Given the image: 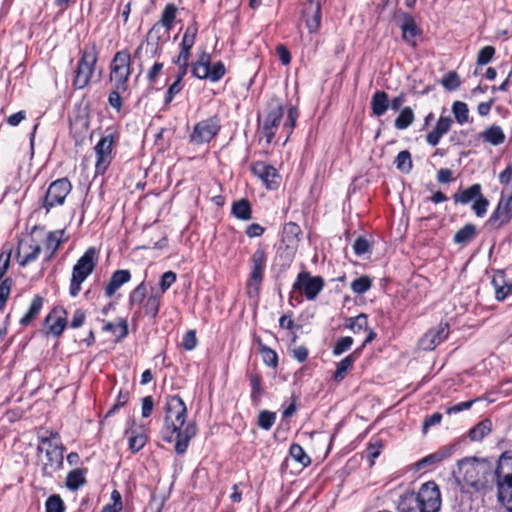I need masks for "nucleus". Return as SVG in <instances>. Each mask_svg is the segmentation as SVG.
Returning a JSON list of instances; mask_svg holds the SVG:
<instances>
[{"label": "nucleus", "mask_w": 512, "mask_h": 512, "mask_svg": "<svg viewBox=\"0 0 512 512\" xmlns=\"http://www.w3.org/2000/svg\"><path fill=\"white\" fill-rule=\"evenodd\" d=\"M492 284L495 289V297L499 301H503L507 297H512V282L506 283L503 279V275L494 276Z\"/></svg>", "instance_id": "nucleus-30"}, {"label": "nucleus", "mask_w": 512, "mask_h": 512, "mask_svg": "<svg viewBox=\"0 0 512 512\" xmlns=\"http://www.w3.org/2000/svg\"><path fill=\"white\" fill-rule=\"evenodd\" d=\"M276 414L270 411H261L258 416V425L264 430H269L274 425Z\"/></svg>", "instance_id": "nucleus-52"}, {"label": "nucleus", "mask_w": 512, "mask_h": 512, "mask_svg": "<svg viewBox=\"0 0 512 512\" xmlns=\"http://www.w3.org/2000/svg\"><path fill=\"white\" fill-rule=\"evenodd\" d=\"M450 456V452L446 448H442L418 461V468H423L426 466H431L440 463L444 459Z\"/></svg>", "instance_id": "nucleus-36"}, {"label": "nucleus", "mask_w": 512, "mask_h": 512, "mask_svg": "<svg viewBox=\"0 0 512 512\" xmlns=\"http://www.w3.org/2000/svg\"><path fill=\"white\" fill-rule=\"evenodd\" d=\"M45 324L48 326V332L54 336H60L67 324V312L62 307H55L46 316Z\"/></svg>", "instance_id": "nucleus-19"}, {"label": "nucleus", "mask_w": 512, "mask_h": 512, "mask_svg": "<svg viewBox=\"0 0 512 512\" xmlns=\"http://www.w3.org/2000/svg\"><path fill=\"white\" fill-rule=\"evenodd\" d=\"M63 450H51L50 453L45 454L42 463V474L44 476L51 477L56 471H58L63 465Z\"/></svg>", "instance_id": "nucleus-21"}, {"label": "nucleus", "mask_w": 512, "mask_h": 512, "mask_svg": "<svg viewBox=\"0 0 512 512\" xmlns=\"http://www.w3.org/2000/svg\"><path fill=\"white\" fill-rule=\"evenodd\" d=\"M177 275L173 271L165 272L160 279L159 289H157L161 295H163L176 281Z\"/></svg>", "instance_id": "nucleus-53"}, {"label": "nucleus", "mask_w": 512, "mask_h": 512, "mask_svg": "<svg viewBox=\"0 0 512 512\" xmlns=\"http://www.w3.org/2000/svg\"><path fill=\"white\" fill-rule=\"evenodd\" d=\"M389 108V96L385 91H376L371 99V109L373 115L383 116Z\"/></svg>", "instance_id": "nucleus-27"}, {"label": "nucleus", "mask_w": 512, "mask_h": 512, "mask_svg": "<svg viewBox=\"0 0 512 512\" xmlns=\"http://www.w3.org/2000/svg\"><path fill=\"white\" fill-rule=\"evenodd\" d=\"M12 279L6 278L0 283V310L5 306L10 295Z\"/></svg>", "instance_id": "nucleus-61"}, {"label": "nucleus", "mask_w": 512, "mask_h": 512, "mask_svg": "<svg viewBox=\"0 0 512 512\" xmlns=\"http://www.w3.org/2000/svg\"><path fill=\"white\" fill-rule=\"evenodd\" d=\"M220 127L217 117L202 120L194 126L189 140L195 145L209 143L218 134Z\"/></svg>", "instance_id": "nucleus-10"}, {"label": "nucleus", "mask_w": 512, "mask_h": 512, "mask_svg": "<svg viewBox=\"0 0 512 512\" xmlns=\"http://www.w3.org/2000/svg\"><path fill=\"white\" fill-rule=\"evenodd\" d=\"M176 13H177V8L174 4L166 5L161 14V19H160V21H158V23L171 30L173 27V22L176 17Z\"/></svg>", "instance_id": "nucleus-48"}, {"label": "nucleus", "mask_w": 512, "mask_h": 512, "mask_svg": "<svg viewBox=\"0 0 512 512\" xmlns=\"http://www.w3.org/2000/svg\"><path fill=\"white\" fill-rule=\"evenodd\" d=\"M183 89L182 82L179 81V79H175V81L168 87V90L166 92L164 103L165 105L170 104L174 97L181 92Z\"/></svg>", "instance_id": "nucleus-60"}, {"label": "nucleus", "mask_w": 512, "mask_h": 512, "mask_svg": "<svg viewBox=\"0 0 512 512\" xmlns=\"http://www.w3.org/2000/svg\"><path fill=\"white\" fill-rule=\"evenodd\" d=\"M261 380V376L258 374H253L250 376L251 399L256 404L259 403L262 395Z\"/></svg>", "instance_id": "nucleus-50"}, {"label": "nucleus", "mask_w": 512, "mask_h": 512, "mask_svg": "<svg viewBox=\"0 0 512 512\" xmlns=\"http://www.w3.org/2000/svg\"><path fill=\"white\" fill-rule=\"evenodd\" d=\"M114 145V136L107 135L100 139L95 145L94 151L96 154L95 169L99 174H103L109 167L112 161V150Z\"/></svg>", "instance_id": "nucleus-12"}, {"label": "nucleus", "mask_w": 512, "mask_h": 512, "mask_svg": "<svg viewBox=\"0 0 512 512\" xmlns=\"http://www.w3.org/2000/svg\"><path fill=\"white\" fill-rule=\"evenodd\" d=\"M126 435L128 436L129 449L132 452H138L147 442V436L142 432L138 433L135 430L130 429L126 431Z\"/></svg>", "instance_id": "nucleus-35"}, {"label": "nucleus", "mask_w": 512, "mask_h": 512, "mask_svg": "<svg viewBox=\"0 0 512 512\" xmlns=\"http://www.w3.org/2000/svg\"><path fill=\"white\" fill-rule=\"evenodd\" d=\"M43 298L39 295L34 296L27 313L20 319L23 326L29 325L39 314L43 306Z\"/></svg>", "instance_id": "nucleus-34"}, {"label": "nucleus", "mask_w": 512, "mask_h": 512, "mask_svg": "<svg viewBox=\"0 0 512 512\" xmlns=\"http://www.w3.org/2000/svg\"><path fill=\"white\" fill-rule=\"evenodd\" d=\"M147 288L144 282L140 283L135 289L131 292L129 296V302L131 305L142 304L146 298Z\"/></svg>", "instance_id": "nucleus-51"}, {"label": "nucleus", "mask_w": 512, "mask_h": 512, "mask_svg": "<svg viewBox=\"0 0 512 512\" xmlns=\"http://www.w3.org/2000/svg\"><path fill=\"white\" fill-rule=\"evenodd\" d=\"M290 456L299 464L306 467L310 465L311 458L306 454L304 449L299 444H292L289 449Z\"/></svg>", "instance_id": "nucleus-46"}, {"label": "nucleus", "mask_w": 512, "mask_h": 512, "mask_svg": "<svg viewBox=\"0 0 512 512\" xmlns=\"http://www.w3.org/2000/svg\"><path fill=\"white\" fill-rule=\"evenodd\" d=\"M512 219V196H505L502 193L501 198L494 212L491 214L487 224L495 229L508 224Z\"/></svg>", "instance_id": "nucleus-13"}, {"label": "nucleus", "mask_w": 512, "mask_h": 512, "mask_svg": "<svg viewBox=\"0 0 512 512\" xmlns=\"http://www.w3.org/2000/svg\"><path fill=\"white\" fill-rule=\"evenodd\" d=\"M105 332H110L116 341L122 340L128 334V324L125 319L120 318L117 323L106 322L103 326Z\"/></svg>", "instance_id": "nucleus-32"}, {"label": "nucleus", "mask_w": 512, "mask_h": 512, "mask_svg": "<svg viewBox=\"0 0 512 512\" xmlns=\"http://www.w3.org/2000/svg\"><path fill=\"white\" fill-rule=\"evenodd\" d=\"M452 111L456 121L460 125H463L464 123L468 122L469 109L466 103L461 101H455L452 106Z\"/></svg>", "instance_id": "nucleus-47"}, {"label": "nucleus", "mask_w": 512, "mask_h": 512, "mask_svg": "<svg viewBox=\"0 0 512 512\" xmlns=\"http://www.w3.org/2000/svg\"><path fill=\"white\" fill-rule=\"evenodd\" d=\"M187 407L183 399L170 396L166 402L165 425L163 438L167 442L176 439L175 451L178 454L186 452L190 440L196 435L197 427L194 422H187Z\"/></svg>", "instance_id": "nucleus-1"}, {"label": "nucleus", "mask_w": 512, "mask_h": 512, "mask_svg": "<svg viewBox=\"0 0 512 512\" xmlns=\"http://www.w3.org/2000/svg\"><path fill=\"white\" fill-rule=\"evenodd\" d=\"M458 474L466 486L474 492L485 494L490 490L488 474L489 465L485 460L476 457L458 461Z\"/></svg>", "instance_id": "nucleus-3"}, {"label": "nucleus", "mask_w": 512, "mask_h": 512, "mask_svg": "<svg viewBox=\"0 0 512 512\" xmlns=\"http://www.w3.org/2000/svg\"><path fill=\"white\" fill-rule=\"evenodd\" d=\"M170 31V29L157 22L148 32V44H152L157 48L161 41H166L169 39Z\"/></svg>", "instance_id": "nucleus-29"}, {"label": "nucleus", "mask_w": 512, "mask_h": 512, "mask_svg": "<svg viewBox=\"0 0 512 512\" xmlns=\"http://www.w3.org/2000/svg\"><path fill=\"white\" fill-rule=\"evenodd\" d=\"M162 296L158 290L151 289L150 295L143 303V310L146 315L153 319L157 317Z\"/></svg>", "instance_id": "nucleus-28"}, {"label": "nucleus", "mask_w": 512, "mask_h": 512, "mask_svg": "<svg viewBox=\"0 0 512 512\" xmlns=\"http://www.w3.org/2000/svg\"><path fill=\"white\" fill-rule=\"evenodd\" d=\"M360 354L361 349H356L337 364V368L333 375V379L336 382H340L346 377L347 372L352 368L354 362L359 358Z\"/></svg>", "instance_id": "nucleus-26"}, {"label": "nucleus", "mask_w": 512, "mask_h": 512, "mask_svg": "<svg viewBox=\"0 0 512 512\" xmlns=\"http://www.w3.org/2000/svg\"><path fill=\"white\" fill-rule=\"evenodd\" d=\"M441 494L434 481L424 483L417 493L406 492L398 502L399 512H438Z\"/></svg>", "instance_id": "nucleus-2"}, {"label": "nucleus", "mask_w": 512, "mask_h": 512, "mask_svg": "<svg viewBox=\"0 0 512 512\" xmlns=\"http://www.w3.org/2000/svg\"><path fill=\"white\" fill-rule=\"evenodd\" d=\"M302 14L309 32H316L321 24L320 2L318 0H306Z\"/></svg>", "instance_id": "nucleus-18"}, {"label": "nucleus", "mask_w": 512, "mask_h": 512, "mask_svg": "<svg viewBox=\"0 0 512 512\" xmlns=\"http://www.w3.org/2000/svg\"><path fill=\"white\" fill-rule=\"evenodd\" d=\"M476 236V228L473 224H466L454 235V242L457 244H466Z\"/></svg>", "instance_id": "nucleus-43"}, {"label": "nucleus", "mask_w": 512, "mask_h": 512, "mask_svg": "<svg viewBox=\"0 0 512 512\" xmlns=\"http://www.w3.org/2000/svg\"><path fill=\"white\" fill-rule=\"evenodd\" d=\"M479 196H481V185L473 184L469 188L462 190L456 194H454L453 199L456 203L468 204L472 200H476Z\"/></svg>", "instance_id": "nucleus-31"}, {"label": "nucleus", "mask_w": 512, "mask_h": 512, "mask_svg": "<svg viewBox=\"0 0 512 512\" xmlns=\"http://www.w3.org/2000/svg\"><path fill=\"white\" fill-rule=\"evenodd\" d=\"M293 288L303 292L306 299L314 300L324 288V280L321 276H312L303 271L298 274Z\"/></svg>", "instance_id": "nucleus-11"}, {"label": "nucleus", "mask_w": 512, "mask_h": 512, "mask_svg": "<svg viewBox=\"0 0 512 512\" xmlns=\"http://www.w3.org/2000/svg\"><path fill=\"white\" fill-rule=\"evenodd\" d=\"M97 254V249L95 247H90L74 265L69 287L70 296L76 297L79 294L81 284L94 271L97 264Z\"/></svg>", "instance_id": "nucleus-5"}, {"label": "nucleus", "mask_w": 512, "mask_h": 512, "mask_svg": "<svg viewBox=\"0 0 512 512\" xmlns=\"http://www.w3.org/2000/svg\"><path fill=\"white\" fill-rule=\"evenodd\" d=\"M197 36V27L190 25L186 28L182 42L180 44V52L176 59L189 61L191 55V49L195 44Z\"/></svg>", "instance_id": "nucleus-23"}, {"label": "nucleus", "mask_w": 512, "mask_h": 512, "mask_svg": "<svg viewBox=\"0 0 512 512\" xmlns=\"http://www.w3.org/2000/svg\"><path fill=\"white\" fill-rule=\"evenodd\" d=\"M72 190V184L67 178H60L53 181L42 201V207L46 213H49L53 208L64 204L65 199Z\"/></svg>", "instance_id": "nucleus-7"}, {"label": "nucleus", "mask_w": 512, "mask_h": 512, "mask_svg": "<svg viewBox=\"0 0 512 512\" xmlns=\"http://www.w3.org/2000/svg\"><path fill=\"white\" fill-rule=\"evenodd\" d=\"M481 138H483L486 142L491 145L497 146L504 142L505 134L501 127L493 125L487 128L480 134Z\"/></svg>", "instance_id": "nucleus-33"}, {"label": "nucleus", "mask_w": 512, "mask_h": 512, "mask_svg": "<svg viewBox=\"0 0 512 512\" xmlns=\"http://www.w3.org/2000/svg\"><path fill=\"white\" fill-rule=\"evenodd\" d=\"M64 503L60 496L52 495L46 501V512H63Z\"/></svg>", "instance_id": "nucleus-57"}, {"label": "nucleus", "mask_w": 512, "mask_h": 512, "mask_svg": "<svg viewBox=\"0 0 512 512\" xmlns=\"http://www.w3.org/2000/svg\"><path fill=\"white\" fill-rule=\"evenodd\" d=\"M415 120V115L411 107H405L394 121V126L398 130L408 128Z\"/></svg>", "instance_id": "nucleus-37"}, {"label": "nucleus", "mask_w": 512, "mask_h": 512, "mask_svg": "<svg viewBox=\"0 0 512 512\" xmlns=\"http://www.w3.org/2000/svg\"><path fill=\"white\" fill-rule=\"evenodd\" d=\"M495 54V48L493 46L483 47L477 55V64L486 65L488 64Z\"/></svg>", "instance_id": "nucleus-59"}, {"label": "nucleus", "mask_w": 512, "mask_h": 512, "mask_svg": "<svg viewBox=\"0 0 512 512\" xmlns=\"http://www.w3.org/2000/svg\"><path fill=\"white\" fill-rule=\"evenodd\" d=\"M284 109L282 102L273 98L268 104V112L266 117L263 120L261 138H265L267 144L271 143L273 140L276 130L280 125V122L283 118Z\"/></svg>", "instance_id": "nucleus-9"}, {"label": "nucleus", "mask_w": 512, "mask_h": 512, "mask_svg": "<svg viewBox=\"0 0 512 512\" xmlns=\"http://www.w3.org/2000/svg\"><path fill=\"white\" fill-rule=\"evenodd\" d=\"M131 279V273L128 270H117L115 271L108 284L105 287V294L108 297H112L115 292L125 283L129 282Z\"/></svg>", "instance_id": "nucleus-25"}, {"label": "nucleus", "mask_w": 512, "mask_h": 512, "mask_svg": "<svg viewBox=\"0 0 512 512\" xmlns=\"http://www.w3.org/2000/svg\"><path fill=\"white\" fill-rule=\"evenodd\" d=\"M127 91L128 90L117 89V86H113V89L108 96V103L110 104V106L119 111L122 107L121 95L126 93Z\"/></svg>", "instance_id": "nucleus-55"}, {"label": "nucleus", "mask_w": 512, "mask_h": 512, "mask_svg": "<svg viewBox=\"0 0 512 512\" xmlns=\"http://www.w3.org/2000/svg\"><path fill=\"white\" fill-rule=\"evenodd\" d=\"M130 394L126 390H120L113 406L108 410L106 418L113 415L118 409L123 407L129 400Z\"/></svg>", "instance_id": "nucleus-56"}, {"label": "nucleus", "mask_w": 512, "mask_h": 512, "mask_svg": "<svg viewBox=\"0 0 512 512\" xmlns=\"http://www.w3.org/2000/svg\"><path fill=\"white\" fill-rule=\"evenodd\" d=\"M182 345H183L184 349H186L188 351L193 350L196 347L197 338H196V334L193 330H189L184 334L183 340H182Z\"/></svg>", "instance_id": "nucleus-64"}, {"label": "nucleus", "mask_w": 512, "mask_h": 512, "mask_svg": "<svg viewBox=\"0 0 512 512\" xmlns=\"http://www.w3.org/2000/svg\"><path fill=\"white\" fill-rule=\"evenodd\" d=\"M400 29L403 40L415 47L417 45L416 38L421 35L422 31L416 24L414 17L408 13L403 14Z\"/></svg>", "instance_id": "nucleus-20"}, {"label": "nucleus", "mask_w": 512, "mask_h": 512, "mask_svg": "<svg viewBox=\"0 0 512 512\" xmlns=\"http://www.w3.org/2000/svg\"><path fill=\"white\" fill-rule=\"evenodd\" d=\"M251 170L253 174L257 176L268 189H274L278 186V179L280 176L273 166L259 161L252 164Z\"/></svg>", "instance_id": "nucleus-16"}, {"label": "nucleus", "mask_w": 512, "mask_h": 512, "mask_svg": "<svg viewBox=\"0 0 512 512\" xmlns=\"http://www.w3.org/2000/svg\"><path fill=\"white\" fill-rule=\"evenodd\" d=\"M451 124H452V120L450 117L441 116L438 119L434 129L427 134V136H426L427 143L430 144L431 146H436L439 143L441 137L449 132V130L451 128Z\"/></svg>", "instance_id": "nucleus-24"}, {"label": "nucleus", "mask_w": 512, "mask_h": 512, "mask_svg": "<svg viewBox=\"0 0 512 512\" xmlns=\"http://www.w3.org/2000/svg\"><path fill=\"white\" fill-rule=\"evenodd\" d=\"M396 167L403 173H409L413 167L411 154L407 150L398 153L395 159Z\"/></svg>", "instance_id": "nucleus-45"}, {"label": "nucleus", "mask_w": 512, "mask_h": 512, "mask_svg": "<svg viewBox=\"0 0 512 512\" xmlns=\"http://www.w3.org/2000/svg\"><path fill=\"white\" fill-rule=\"evenodd\" d=\"M256 342L258 344L259 352L262 356L263 362L267 366L275 368L278 365V356L276 352L263 344L260 338H257Z\"/></svg>", "instance_id": "nucleus-38"}, {"label": "nucleus", "mask_w": 512, "mask_h": 512, "mask_svg": "<svg viewBox=\"0 0 512 512\" xmlns=\"http://www.w3.org/2000/svg\"><path fill=\"white\" fill-rule=\"evenodd\" d=\"M267 257L262 248H258L251 257V272L248 280L249 293L252 290L258 292L263 280V271L266 265Z\"/></svg>", "instance_id": "nucleus-14"}, {"label": "nucleus", "mask_w": 512, "mask_h": 512, "mask_svg": "<svg viewBox=\"0 0 512 512\" xmlns=\"http://www.w3.org/2000/svg\"><path fill=\"white\" fill-rule=\"evenodd\" d=\"M85 483V475L84 470L82 469H74L69 472L66 478V486L70 490H77L80 486Z\"/></svg>", "instance_id": "nucleus-44"}, {"label": "nucleus", "mask_w": 512, "mask_h": 512, "mask_svg": "<svg viewBox=\"0 0 512 512\" xmlns=\"http://www.w3.org/2000/svg\"><path fill=\"white\" fill-rule=\"evenodd\" d=\"M346 327L350 329L353 333H360L362 331H366L368 328V318L367 315L361 313L356 317H350L347 320Z\"/></svg>", "instance_id": "nucleus-42"}, {"label": "nucleus", "mask_w": 512, "mask_h": 512, "mask_svg": "<svg viewBox=\"0 0 512 512\" xmlns=\"http://www.w3.org/2000/svg\"><path fill=\"white\" fill-rule=\"evenodd\" d=\"M372 286L371 279L368 276H361L351 283V289L356 294L367 292Z\"/></svg>", "instance_id": "nucleus-49"}, {"label": "nucleus", "mask_w": 512, "mask_h": 512, "mask_svg": "<svg viewBox=\"0 0 512 512\" xmlns=\"http://www.w3.org/2000/svg\"><path fill=\"white\" fill-rule=\"evenodd\" d=\"M352 344V337L346 336L339 338L333 347V355L339 356L343 354L344 352L348 351L351 348Z\"/></svg>", "instance_id": "nucleus-54"}, {"label": "nucleus", "mask_w": 512, "mask_h": 512, "mask_svg": "<svg viewBox=\"0 0 512 512\" xmlns=\"http://www.w3.org/2000/svg\"><path fill=\"white\" fill-rule=\"evenodd\" d=\"M489 201L483 195L479 196L473 203L472 209L476 216L483 217L488 209Z\"/></svg>", "instance_id": "nucleus-62"}, {"label": "nucleus", "mask_w": 512, "mask_h": 512, "mask_svg": "<svg viewBox=\"0 0 512 512\" xmlns=\"http://www.w3.org/2000/svg\"><path fill=\"white\" fill-rule=\"evenodd\" d=\"M38 446L37 451L40 453L48 454L51 450H59L63 448L60 436L57 432L38 433Z\"/></svg>", "instance_id": "nucleus-22"}, {"label": "nucleus", "mask_w": 512, "mask_h": 512, "mask_svg": "<svg viewBox=\"0 0 512 512\" xmlns=\"http://www.w3.org/2000/svg\"><path fill=\"white\" fill-rule=\"evenodd\" d=\"M233 215L240 220H249L251 218V206L248 200L241 199L232 206Z\"/></svg>", "instance_id": "nucleus-40"}, {"label": "nucleus", "mask_w": 512, "mask_h": 512, "mask_svg": "<svg viewBox=\"0 0 512 512\" xmlns=\"http://www.w3.org/2000/svg\"><path fill=\"white\" fill-rule=\"evenodd\" d=\"M492 424L490 420H483L475 425L469 431V438L472 441H481L486 435L491 432Z\"/></svg>", "instance_id": "nucleus-39"}, {"label": "nucleus", "mask_w": 512, "mask_h": 512, "mask_svg": "<svg viewBox=\"0 0 512 512\" xmlns=\"http://www.w3.org/2000/svg\"><path fill=\"white\" fill-rule=\"evenodd\" d=\"M98 55L95 48L85 50L78 61L75 78L73 85L76 89L85 88L94 73L95 65L97 63Z\"/></svg>", "instance_id": "nucleus-8"}, {"label": "nucleus", "mask_w": 512, "mask_h": 512, "mask_svg": "<svg viewBox=\"0 0 512 512\" xmlns=\"http://www.w3.org/2000/svg\"><path fill=\"white\" fill-rule=\"evenodd\" d=\"M493 482L497 490V501L508 512H512V450L503 452L494 470Z\"/></svg>", "instance_id": "nucleus-4"}, {"label": "nucleus", "mask_w": 512, "mask_h": 512, "mask_svg": "<svg viewBox=\"0 0 512 512\" xmlns=\"http://www.w3.org/2000/svg\"><path fill=\"white\" fill-rule=\"evenodd\" d=\"M226 69L221 61H218L210 66L209 80L212 82L219 81L225 75Z\"/></svg>", "instance_id": "nucleus-63"}, {"label": "nucleus", "mask_w": 512, "mask_h": 512, "mask_svg": "<svg viewBox=\"0 0 512 512\" xmlns=\"http://www.w3.org/2000/svg\"><path fill=\"white\" fill-rule=\"evenodd\" d=\"M131 75V55L128 50L118 51L110 63L109 80L117 89L128 90Z\"/></svg>", "instance_id": "nucleus-6"}, {"label": "nucleus", "mask_w": 512, "mask_h": 512, "mask_svg": "<svg viewBox=\"0 0 512 512\" xmlns=\"http://www.w3.org/2000/svg\"><path fill=\"white\" fill-rule=\"evenodd\" d=\"M441 83L446 89L455 90L460 86L461 81L456 72H449L444 76Z\"/></svg>", "instance_id": "nucleus-58"}, {"label": "nucleus", "mask_w": 512, "mask_h": 512, "mask_svg": "<svg viewBox=\"0 0 512 512\" xmlns=\"http://www.w3.org/2000/svg\"><path fill=\"white\" fill-rule=\"evenodd\" d=\"M449 335V326L446 323H440L436 328L430 329L419 340V347L424 351H431Z\"/></svg>", "instance_id": "nucleus-15"}, {"label": "nucleus", "mask_w": 512, "mask_h": 512, "mask_svg": "<svg viewBox=\"0 0 512 512\" xmlns=\"http://www.w3.org/2000/svg\"><path fill=\"white\" fill-rule=\"evenodd\" d=\"M63 235H64L63 230L52 231L47 235L46 241H45V247L47 250L50 251L48 258H51L54 255V253L58 250V248L62 242Z\"/></svg>", "instance_id": "nucleus-41"}, {"label": "nucleus", "mask_w": 512, "mask_h": 512, "mask_svg": "<svg viewBox=\"0 0 512 512\" xmlns=\"http://www.w3.org/2000/svg\"><path fill=\"white\" fill-rule=\"evenodd\" d=\"M40 251V245L35 243L33 238L29 237L27 239L20 240L17 248V257L19 260V264L21 266H25L33 262L34 260L37 259Z\"/></svg>", "instance_id": "nucleus-17"}]
</instances>
